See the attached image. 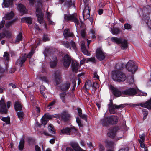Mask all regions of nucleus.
Instances as JSON below:
<instances>
[{"mask_svg":"<svg viewBox=\"0 0 151 151\" xmlns=\"http://www.w3.org/2000/svg\"><path fill=\"white\" fill-rule=\"evenodd\" d=\"M112 78L115 81L121 82L124 81L127 77L124 73L120 71L117 70L113 73Z\"/></svg>","mask_w":151,"mask_h":151,"instance_id":"obj_1","label":"nucleus"},{"mask_svg":"<svg viewBox=\"0 0 151 151\" xmlns=\"http://www.w3.org/2000/svg\"><path fill=\"white\" fill-rule=\"evenodd\" d=\"M34 53V51L32 50L28 55H26V54H22L17 60L16 64L21 67L23 64L27 60V58H30Z\"/></svg>","mask_w":151,"mask_h":151,"instance_id":"obj_2","label":"nucleus"},{"mask_svg":"<svg viewBox=\"0 0 151 151\" xmlns=\"http://www.w3.org/2000/svg\"><path fill=\"white\" fill-rule=\"evenodd\" d=\"M64 17L65 20L66 21H70L74 22L76 27L79 26L80 23L77 17V14H64Z\"/></svg>","mask_w":151,"mask_h":151,"instance_id":"obj_3","label":"nucleus"},{"mask_svg":"<svg viewBox=\"0 0 151 151\" xmlns=\"http://www.w3.org/2000/svg\"><path fill=\"white\" fill-rule=\"evenodd\" d=\"M124 104H121L117 105L113 103L112 100H110V102L109 104V111L110 113L112 114H114L115 113V109H119L123 108L124 107Z\"/></svg>","mask_w":151,"mask_h":151,"instance_id":"obj_4","label":"nucleus"},{"mask_svg":"<svg viewBox=\"0 0 151 151\" xmlns=\"http://www.w3.org/2000/svg\"><path fill=\"white\" fill-rule=\"evenodd\" d=\"M36 15L37 17V19L38 22L40 24H44L45 28H46V24L45 23H44L43 20L44 14L42 12L41 9L39 8H37L36 9Z\"/></svg>","mask_w":151,"mask_h":151,"instance_id":"obj_5","label":"nucleus"},{"mask_svg":"<svg viewBox=\"0 0 151 151\" xmlns=\"http://www.w3.org/2000/svg\"><path fill=\"white\" fill-rule=\"evenodd\" d=\"M126 67L127 69L132 73H135L137 70V67L134 62L131 60L129 61L126 64Z\"/></svg>","mask_w":151,"mask_h":151,"instance_id":"obj_6","label":"nucleus"},{"mask_svg":"<svg viewBox=\"0 0 151 151\" xmlns=\"http://www.w3.org/2000/svg\"><path fill=\"white\" fill-rule=\"evenodd\" d=\"M90 10L88 5H86L83 10V17L85 20L88 19L91 24L93 22V18L91 17H90Z\"/></svg>","mask_w":151,"mask_h":151,"instance_id":"obj_7","label":"nucleus"},{"mask_svg":"<svg viewBox=\"0 0 151 151\" xmlns=\"http://www.w3.org/2000/svg\"><path fill=\"white\" fill-rule=\"evenodd\" d=\"M136 93L137 90L133 88H129L123 91V94H124V96H134L136 95Z\"/></svg>","mask_w":151,"mask_h":151,"instance_id":"obj_8","label":"nucleus"},{"mask_svg":"<svg viewBox=\"0 0 151 151\" xmlns=\"http://www.w3.org/2000/svg\"><path fill=\"white\" fill-rule=\"evenodd\" d=\"M96 56L99 60H104L105 58V55L103 52L101 48H98L96 50Z\"/></svg>","mask_w":151,"mask_h":151,"instance_id":"obj_9","label":"nucleus"},{"mask_svg":"<svg viewBox=\"0 0 151 151\" xmlns=\"http://www.w3.org/2000/svg\"><path fill=\"white\" fill-rule=\"evenodd\" d=\"M71 58L68 54L65 55L63 58V65L65 68H68L70 65Z\"/></svg>","mask_w":151,"mask_h":151,"instance_id":"obj_10","label":"nucleus"},{"mask_svg":"<svg viewBox=\"0 0 151 151\" xmlns=\"http://www.w3.org/2000/svg\"><path fill=\"white\" fill-rule=\"evenodd\" d=\"M0 112L2 113L6 114L7 111L6 108L5 101L4 99H1L0 101Z\"/></svg>","mask_w":151,"mask_h":151,"instance_id":"obj_11","label":"nucleus"},{"mask_svg":"<svg viewBox=\"0 0 151 151\" xmlns=\"http://www.w3.org/2000/svg\"><path fill=\"white\" fill-rule=\"evenodd\" d=\"M111 88L113 94L116 97H119L120 96H124V94H123V91L122 92L118 89L112 86H111Z\"/></svg>","mask_w":151,"mask_h":151,"instance_id":"obj_12","label":"nucleus"},{"mask_svg":"<svg viewBox=\"0 0 151 151\" xmlns=\"http://www.w3.org/2000/svg\"><path fill=\"white\" fill-rule=\"evenodd\" d=\"M138 105L142 107L147 108L148 109L151 110V98L145 103L142 102L139 103Z\"/></svg>","mask_w":151,"mask_h":151,"instance_id":"obj_13","label":"nucleus"},{"mask_svg":"<svg viewBox=\"0 0 151 151\" xmlns=\"http://www.w3.org/2000/svg\"><path fill=\"white\" fill-rule=\"evenodd\" d=\"M52 116L48 114H45L42 119V123L45 125L49 119H50L52 118Z\"/></svg>","mask_w":151,"mask_h":151,"instance_id":"obj_14","label":"nucleus"},{"mask_svg":"<svg viewBox=\"0 0 151 151\" xmlns=\"http://www.w3.org/2000/svg\"><path fill=\"white\" fill-rule=\"evenodd\" d=\"M58 60L56 56H53L52 59H50V66L51 68L55 67L57 65Z\"/></svg>","mask_w":151,"mask_h":151,"instance_id":"obj_15","label":"nucleus"},{"mask_svg":"<svg viewBox=\"0 0 151 151\" xmlns=\"http://www.w3.org/2000/svg\"><path fill=\"white\" fill-rule=\"evenodd\" d=\"M100 123L104 126L109 125L110 124L108 117L104 116V118L101 120Z\"/></svg>","mask_w":151,"mask_h":151,"instance_id":"obj_16","label":"nucleus"},{"mask_svg":"<svg viewBox=\"0 0 151 151\" xmlns=\"http://www.w3.org/2000/svg\"><path fill=\"white\" fill-rule=\"evenodd\" d=\"M108 117L110 124H116L118 121V118L117 116L112 115L109 116Z\"/></svg>","mask_w":151,"mask_h":151,"instance_id":"obj_17","label":"nucleus"},{"mask_svg":"<svg viewBox=\"0 0 151 151\" xmlns=\"http://www.w3.org/2000/svg\"><path fill=\"white\" fill-rule=\"evenodd\" d=\"M79 63L77 62H72L71 65V68L73 72L77 73L79 68Z\"/></svg>","mask_w":151,"mask_h":151,"instance_id":"obj_18","label":"nucleus"},{"mask_svg":"<svg viewBox=\"0 0 151 151\" xmlns=\"http://www.w3.org/2000/svg\"><path fill=\"white\" fill-rule=\"evenodd\" d=\"M63 35L65 38L67 39L68 37H73V34L70 32L68 29H65L63 32Z\"/></svg>","mask_w":151,"mask_h":151,"instance_id":"obj_19","label":"nucleus"},{"mask_svg":"<svg viewBox=\"0 0 151 151\" xmlns=\"http://www.w3.org/2000/svg\"><path fill=\"white\" fill-rule=\"evenodd\" d=\"M25 144L24 139L22 138L20 139V141L18 145V149L20 151H22L24 149Z\"/></svg>","mask_w":151,"mask_h":151,"instance_id":"obj_20","label":"nucleus"},{"mask_svg":"<svg viewBox=\"0 0 151 151\" xmlns=\"http://www.w3.org/2000/svg\"><path fill=\"white\" fill-rule=\"evenodd\" d=\"M18 7L20 12L23 14L26 13L27 10L25 7L22 4H19L18 5Z\"/></svg>","mask_w":151,"mask_h":151,"instance_id":"obj_21","label":"nucleus"},{"mask_svg":"<svg viewBox=\"0 0 151 151\" xmlns=\"http://www.w3.org/2000/svg\"><path fill=\"white\" fill-rule=\"evenodd\" d=\"M105 143L106 147L109 148H113L115 145L113 141L109 140H106L105 141Z\"/></svg>","mask_w":151,"mask_h":151,"instance_id":"obj_22","label":"nucleus"},{"mask_svg":"<svg viewBox=\"0 0 151 151\" xmlns=\"http://www.w3.org/2000/svg\"><path fill=\"white\" fill-rule=\"evenodd\" d=\"M61 118L64 121H68L70 118V115L68 113L64 112L61 115Z\"/></svg>","mask_w":151,"mask_h":151,"instance_id":"obj_23","label":"nucleus"},{"mask_svg":"<svg viewBox=\"0 0 151 151\" xmlns=\"http://www.w3.org/2000/svg\"><path fill=\"white\" fill-rule=\"evenodd\" d=\"M14 109L16 111L21 110L22 109V105L19 101H16L15 102L14 105Z\"/></svg>","mask_w":151,"mask_h":151,"instance_id":"obj_24","label":"nucleus"},{"mask_svg":"<svg viewBox=\"0 0 151 151\" xmlns=\"http://www.w3.org/2000/svg\"><path fill=\"white\" fill-rule=\"evenodd\" d=\"M71 145L75 151H80L81 150V148L80 147L78 144L77 143L72 142L71 143Z\"/></svg>","mask_w":151,"mask_h":151,"instance_id":"obj_25","label":"nucleus"},{"mask_svg":"<svg viewBox=\"0 0 151 151\" xmlns=\"http://www.w3.org/2000/svg\"><path fill=\"white\" fill-rule=\"evenodd\" d=\"M84 86L85 88L87 90H89L92 86V83L89 80H87L86 81Z\"/></svg>","mask_w":151,"mask_h":151,"instance_id":"obj_26","label":"nucleus"},{"mask_svg":"<svg viewBox=\"0 0 151 151\" xmlns=\"http://www.w3.org/2000/svg\"><path fill=\"white\" fill-rule=\"evenodd\" d=\"M120 32V30L118 28L113 27L111 28V32L114 35H116L118 34Z\"/></svg>","mask_w":151,"mask_h":151,"instance_id":"obj_27","label":"nucleus"},{"mask_svg":"<svg viewBox=\"0 0 151 151\" xmlns=\"http://www.w3.org/2000/svg\"><path fill=\"white\" fill-rule=\"evenodd\" d=\"M70 86V83L68 82H67L65 83L61 88V89L63 91H65L68 90Z\"/></svg>","mask_w":151,"mask_h":151,"instance_id":"obj_28","label":"nucleus"},{"mask_svg":"<svg viewBox=\"0 0 151 151\" xmlns=\"http://www.w3.org/2000/svg\"><path fill=\"white\" fill-rule=\"evenodd\" d=\"M112 41L118 44H120L122 40L121 38H118L117 37H112L111 38Z\"/></svg>","mask_w":151,"mask_h":151,"instance_id":"obj_29","label":"nucleus"},{"mask_svg":"<svg viewBox=\"0 0 151 151\" xmlns=\"http://www.w3.org/2000/svg\"><path fill=\"white\" fill-rule=\"evenodd\" d=\"M70 128L68 127L63 128L61 130V134H66L67 135H70Z\"/></svg>","mask_w":151,"mask_h":151,"instance_id":"obj_30","label":"nucleus"},{"mask_svg":"<svg viewBox=\"0 0 151 151\" xmlns=\"http://www.w3.org/2000/svg\"><path fill=\"white\" fill-rule=\"evenodd\" d=\"M108 136L111 138H114L116 135V132L114 129L110 130L108 133Z\"/></svg>","mask_w":151,"mask_h":151,"instance_id":"obj_31","label":"nucleus"},{"mask_svg":"<svg viewBox=\"0 0 151 151\" xmlns=\"http://www.w3.org/2000/svg\"><path fill=\"white\" fill-rule=\"evenodd\" d=\"M121 43L122 47L123 49H126L127 48V40L124 39L122 40Z\"/></svg>","mask_w":151,"mask_h":151,"instance_id":"obj_32","label":"nucleus"},{"mask_svg":"<svg viewBox=\"0 0 151 151\" xmlns=\"http://www.w3.org/2000/svg\"><path fill=\"white\" fill-rule=\"evenodd\" d=\"M22 33L20 32L19 34L17 36L15 40V42L16 43H19L20 41L22 40Z\"/></svg>","mask_w":151,"mask_h":151,"instance_id":"obj_33","label":"nucleus"},{"mask_svg":"<svg viewBox=\"0 0 151 151\" xmlns=\"http://www.w3.org/2000/svg\"><path fill=\"white\" fill-rule=\"evenodd\" d=\"M60 99L62 100V101L63 103H65V100L66 98V93H61L60 94Z\"/></svg>","mask_w":151,"mask_h":151,"instance_id":"obj_34","label":"nucleus"},{"mask_svg":"<svg viewBox=\"0 0 151 151\" xmlns=\"http://www.w3.org/2000/svg\"><path fill=\"white\" fill-rule=\"evenodd\" d=\"M14 16V14L13 12H11L10 13L7 14L6 17V19L10 20L12 19Z\"/></svg>","mask_w":151,"mask_h":151,"instance_id":"obj_35","label":"nucleus"},{"mask_svg":"<svg viewBox=\"0 0 151 151\" xmlns=\"http://www.w3.org/2000/svg\"><path fill=\"white\" fill-rule=\"evenodd\" d=\"M48 128L49 132L52 134H55V132L53 126L51 124H50L48 127Z\"/></svg>","mask_w":151,"mask_h":151,"instance_id":"obj_36","label":"nucleus"},{"mask_svg":"<svg viewBox=\"0 0 151 151\" xmlns=\"http://www.w3.org/2000/svg\"><path fill=\"white\" fill-rule=\"evenodd\" d=\"M60 78L61 77L60 75L59 74L55 76V81L57 85L59 84L60 83Z\"/></svg>","mask_w":151,"mask_h":151,"instance_id":"obj_37","label":"nucleus"},{"mask_svg":"<svg viewBox=\"0 0 151 151\" xmlns=\"http://www.w3.org/2000/svg\"><path fill=\"white\" fill-rule=\"evenodd\" d=\"M1 120L6 122V124H9L10 123V119L9 117H2Z\"/></svg>","mask_w":151,"mask_h":151,"instance_id":"obj_38","label":"nucleus"},{"mask_svg":"<svg viewBox=\"0 0 151 151\" xmlns=\"http://www.w3.org/2000/svg\"><path fill=\"white\" fill-rule=\"evenodd\" d=\"M17 115L18 118L20 120H22L23 119L24 114L23 112L21 111H19L17 112Z\"/></svg>","mask_w":151,"mask_h":151,"instance_id":"obj_39","label":"nucleus"},{"mask_svg":"<svg viewBox=\"0 0 151 151\" xmlns=\"http://www.w3.org/2000/svg\"><path fill=\"white\" fill-rule=\"evenodd\" d=\"M137 96H145L147 95V94L145 93H143L141 92L140 91H139L137 90V93H136Z\"/></svg>","mask_w":151,"mask_h":151,"instance_id":"obj_40","label":"nucleus"},{"mask_svg":"<svg viewBox=\"0 0 151 151\" xmlns=\"http://www.w3.org/2000/svg\"><path fill=\"white\" fill-rule=\"evenodd\" d=\"M65 4L67 5L68 7H70L72 4V2L71 0H66L65 2Z\"/></svg>","mask_w":151,"mask_h":151,"instance_id":"obj_41","label":"nucleus"},{"mask_svg":"<svg viewBox=\"0 0 151 151\" xmlns=\"http://www.w3.org/2000/svg\"><path fill=\"white\" fill-rule=\"evenodd\" d=\"M63 44L66 48H69L70 49H71V48L70 46L69 42L67 41H64L63 42Z\"/></svg>","mask_w":151,"mask_h":151,"instance_id":"obj_42","label":"nucleus"},{"mask_svg":"<svg viewBox=\"0 0 151 151\" xmlns=\"http://www.w3.org/2000/svg\"><path fill=\"white\" fill-rule=\"evenodd\" d=\"M26 21V22L29 24H31L32 23V19L29 17H25L22 19Z\"/></svg>","mask_w":151,"mask_h":151,"instance_id":"obj_43","label":"nucleus"},{"mask_svg":"<svg viewBox=\"0 0 151 151\" xmlns=\"http://www.w3.org/2000/svg\"><path fill=\"white\" fill-rule=\"evenodd\" d=\"M81 50L82 52L83 53H84L85 55H90V53H88L86 49V47H82Z\"/></svg>","mask_w":151,"mask_h":151,"instance_id":"obj_44","label":"nucleus"},{"mask_svg":"<svg viewBox=\"0 0 151 151\" xmlns=\"http://www.w3.org/2000/svg\"><path fill=\"white\" fill-rule=\"evenodd\" d=\"M70 134H74L76 132V130L74 127H71L70 128Z\"/></svg>","mask_w":151,"mask_h":151,"instance_id":"obj_45","label":"nucleus"},{"mask_svg":"<svg viewBox=\"0 0 151 151\" xmlns=\"http://www.w3.org/2000/svg\"><path fill=\"white\" fill-rule=\"evenodd\" d=\"M90 34L92 39H94L96 38L95 35V31L91 29L90 30Z\"/></svg>","mask_w":151,"mask_h":151,"instance_id":"obj_46","label":"nucleus"},{"mask_svg":"<svg viewBox=\"0 0 151 151\" xmlns=\"http://www.w3.org/2000/svg\"><path fill=\"white\" fill-rule=\"evenodd\" d=\"M81 36L83 37H85L86 30L84 28L81 29L80 32Z\"/></svg>","mask_w":151,"mask_h":151,"instance_id":"obj_47","label":"nucleus"},{"mask_svg":"<svg viewBox=\"0 0 151 151\" xmlns=\"http://www.w3.org/2000/svg\"><path fill=\"white\" fill-rule=\"evenodd\" d=\"M88 61L92 62L93 63L96 62V60L94 57L91 58H87V61H86V63H87Z\"/></svg>","mask_w":151,"mask_h":151,"instance_id":"obj_48","label":"nucleus"},{"mask_svg":"<svg viewBox=\"0 0 151 151\" xmlns=\"http://www.w3.org/2000/svg\"><path fill=\"white\" fill-rule=\"evenodd\" d=\"M124 28L126 29H130L132 28L131 26L128 23L125 24L124 25Z\"/></svg>","mask_w":151,"mask_h":151,"instance_id":"obj_49","label":"nucleus"},{"mask_svg":"<svg viewBox=\"0 0 151 151\" xmlns=\"http://www.w3.org/2000/svg\"><path fill=\"white\" fill-rule=\"evenodd\" d=\"M4 58L5 60H9V55L7 52H6L4 53Z\"/></svg>","mask_w":151,"mask_h":151,"instance_id":"obj_50","label":"nucleus"},{"mask_svg":"<svg viewBox=\"0 0 151 151\" xmlns=\"http://www.w3.org/2000/svg\"><path fill=\"white\" fill-rule=\"evenodd\" d=\"M99 151H104L105 148L104 146L101 144L99 143Z\"/></svg>","mask_w":151,"mask_h":151,"instance_id":"obj_51","label":"nucleus"},{"mask_svg":"<svg viewBox=\"0 0 151 151\" xmlns=\"http://www.w3.org/2000/svg\"><path fill=\"white\" fill-rule=\"evenodd\" d=\"M146 110L145 109L143 110H142L143 112V114L144 115V117L143 118V119H146V117L148 114V111H146Z\"/></svg>","mask_w":151,"mask_h":151,"instance_id":"obj_52","label":"nucleus"},{"mask_svg":"<svg viewBox=\"0 0 151 151\" xmlns=\"http://www.w3.org/2000/svg\"><path fill=\"white\" fill-rule=\"evenodd\" d=\"M70 43L72 47L75 50L76 49V46L75 43L73 40H71Z\"/></svg>","mask_w":151,"mask_h":151,"instance_id":"obj_53","label":"nucleus"},{"mask_svg":"<svg viewBox=\"0 0 151 151\" xmlns=\"http://www.w3.org/2000/svg\"><path fill=\"white\" fill-rule=\"evenodd\" d=\"M72 83L73 85V86L72 88V90L73 91L75 90L76 87V82L75 79H74L72 80Z\"/></svg>","mask_w":151,"mask_h":151,"instance_id":"obj_54","label":"nucleus"},{"mask_svg":"<svg viewBox=\"0 0 151 151\" xmlns=\"http://www.w3.org/2000/svg\"><path fill=\"white\" fill-rule=\"evenodd\" d=\"M76 121L77 123L78 124V125L80 127H82L83 124L81 123V121L79 119V118L78 117L76 118Z\"/></svg>","mask_w":151,"mask_h":151,"instance_id":"obj_55","label":"nucleus"},{"mask_svg":"<svg viewBox=\"0 0 151 151\" xmlns=\"http://www.w3.org/2000/svg\"><path fill=\"white\" fill-rule=\"evenodd\" d=\"M14 22L13 21H9L6 23L5 26L7 27H9L10 26H11Z\"/></svg>","mask_w":151,"mask_h":151,"instance_id":"obj_56","label":"nucleus"},{"mask_svg":"<svg viewBox=\"0 0 151 151\" xmlns=\"http://www.w3.org/2000/svg\"><path fill=\"white\" fill-rule=\"evenodd\" d=\"M138 141L140 144L141 147L142 148H144L145 147V145L143 143L144 141H142L140 139H139Z\"/></svg>","mask_w":151,"mask_h":151,"instance_id":"obj_57","label":"nucleus"},{"mask_svg":"<svg viewBox=\"0 0 151 151\" xmlns=\"http://www.w3.org/2000/svg\"><path fill=\"white\" fill-rule=\"evenodd\" d=\"M129 83L130 85H133L134 84V78L132 77H131L129 81Z\"/></svg>","mask_w":151,"mask_h":151,"instance_id":"obj_58","label":"nucleus"},{"mask_svg":"<svg viewBox=\"0 0 151 151\" xmlns=\"http://www.w3.org/2000/svg\"><path fill=\"white\" fill-rule=\"evenodd\" d=\"M36 111V112L35 113V114H36L37 116L39 115V114L40 111V109L39 107L37 106H36L35 107Z\"/></svg>","mask_w":151,"mask_h":151,"instance_id":"obj_59","label":"nucleus"},{"mask_svg":"<svg viewBox=\"0 0 151 151\" xmlns=\"http://www.w3.org/2000/svg\"><path fill=\"white\" fill-rule=\"evenodd\" d=\"M5 23L4 20H2L0 22V29L2 28L4 26Z\"/></svg>","mask_w":151,"mask_h":151,"instance_id":"obj_60","label":"nucleus"},{"mask_svg":"<svg viewBox=\"0 0 151 151\" xmlns=\"http://www.w3.org/2000/svg\"><path fill=\"white\" fill-rule=\"evenodd\" d=\"M55 103V101H53L52 102L50 103L47 106V107H49V109H51V106H53Z\"/></svg>","mask_w":151,"mask_h":151,"instance_id":"obj_61","label":"nucleus"},{"mask_svg":"<svg viewBox=\"0 0 151 151\" xmlns=\"http://www.w3.org/2000/svg\"><path fill=\"white\" fill-rule=\"evenodd\" d=\"M43 40L44 41H48V37L47 35H44L43 38Z\"/></svg>","mask_w":151,"mask_h":151,"instance_id":"obj_62","label":"nucleus"},{"mask_svg":"<svg viewBox=\"0 0 151 151\" xmlns=\"http://www.w3.org/2000/svg\"><path fill=\"white\" fill-rule=\"evenodd\" d=\"M80 117L82 118L83 119H84L86 120V115H85V114H81L79 116Z\"/></svg>","mask_w":151,"mask_h":151,"instance_id":"obj_63","label":"nucleus"},{"mask_svg":"<svg viewBox=\"0 0 151 151\" xmlns=\"http://www.w3.org/2000/svg\"><path fill=\"white\" fill-rule=\"evenodd\" d=\"M87 59L83 58L82 60H81L80 62V64L82 65L84 63H86V61H87Z\"/></svg>","mask_w":151,"mask_h":151,"instance_id":"obj_64","label":"nucleus"}]
</instances>
